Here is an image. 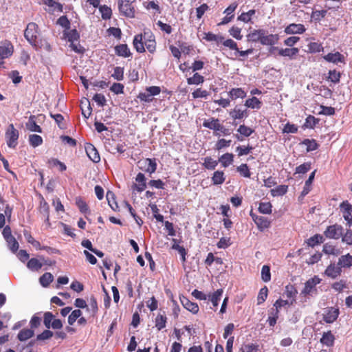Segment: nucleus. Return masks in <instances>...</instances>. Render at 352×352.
I'll use <instances>...</instances> for the list:
<instances>
[{
	"label": "nucleus",
	"instance_id": "19",
	"mask_svg": "<svg viewBox=\"0 0 352 352\" xmlns=\"http://www.w3.org/2000/svg\"><path fill=\"white\" fill-rule=\"evenodd\" d=\"M116 54L122 57L127 58L131 56V51L126 44H120L115 47Z\"/></svg>",
	"mask_w": 352,
	"mask_h": 352
},
{
	"label": "nucleus",
	"instance_id": "38",
	"mask_svg": "<svg viewBox=\"0 0 352 352\" xmlns=\"http://www.w3.org/2000/svg\"><path fill=\"white\" fill-rule=\"evenodd\" d=\"M53 279L54 277L51 273L45 272L40 277L39 282L43 287H47Z\"/></svg>",
	"mask_w": 352,
	"mask_h": 352
},
{
	"label": "nucleus",
	"instance_id": "48",
	"mask_svg": "<svg viewBox=\"0 0 352 352\" xmlns=\"http://www.w3.org/2000/svg\"><path fill=\"white\" fill-rule=\"evenodd\" d=\"M30 144L33 147H37L42 144L43 138L41 136L36 134L30 135L29 136Z\"/></svg>",
	"mask_w": 352,
	"mask_h": 352
},
{
	"label": "nucleus",
	"instance_id": "18",
	"mask_svg": "<svg viewBox=\"0 0 352 352\" xmlns=\"http://www.w3.org/2000/svg\"><path fill=\"white\" fill-rule=\"evenodd\" d=\"M323 58L329 63L338 64V63H344V56L340 52L329 53Z\"/></svg>",
	"mask_w": 352,
	"mask_h": 352
},
{
	"label": "nucleus",
	"instance_id": "7",
	"mask_svg": "<svg viewBox=\"0 0 352 352\" xmlns=\"http://www.w3.org/2000/svg\"><path fill=\"white\" fill-rule=\"evenodd\" d=\"M138 166L142 170L151 175L156 171L157 163L155 159L146 158L138 162Z\"/></svg>",
	"mask_w": 352,
	"mask_h": 352
},
{
	"label": "nucleus",
	"instance_id": "50",
	"mask_svg": "<svg viewBox=\"0 0 352 352\" xmlns=\"http://www.w3.org/2000/svg\"><path fill=\"white\" fill-rule=\"evenodd\" d=\"M204 38L208 41H214L217 43H222L224 39L223 36L216 35L212 32L206 33Z\"/></svg>",
	"mask_w": 352,
	"mask_h": 352
},
{
	"label": "nucleus",
	"instance_id": "2",
	"mask_svg": "<svg viewBox=\"0 0 352 352\" xmlns=\"http://www.w3.org/2000/svg\"><path fill=\"white\" fill-rule=\"evenodd\" d=\"M321 279L318 276L307 280L305 283V287L300 292V296L305 298V300L310 297L316 296L318 294L316 285L320 284Z\"/></svg>",
	"mask_w": 352,
	"mask_h": 352
},
{
	"label": "nucleus",
	"instance_id": "57",
	"mask_svg": "<svg viewBox=\"0 0 352 352\" xmlns=\"http://www.w3.org/2000/svg\"><path fill=\"white\" fill-rule=\"evenodd\" d=\"M87 310L94 315L98 311V304L96 299L91 296L89 300V306L87 307Z\"/></svg>",
	"mask_w": 352,
	"mask_h": 352
},
{
	"label": "nucleus",
	"instance_id": "5",
	"mask_svg": "<svg viewBox=\"0 0 352 352\" xmlns=\"http://www.w3.org/2000/svg\"><path fill=\"white\" fill-rule=\"evenodd\" d=\"M13 52V45L10 41L6 40L0 42V67L3 64V59L11 56Z\"/></svg>",
	"mask_w": 352,
	"mask_h": 352
},
{
	"label": "nucleus",
	"instance_id": "32",
	"mask_svg": "<svg viewBox=\"0 0 352 352\" xmlns=\"http://www.w3.org/2000/svg\"><path fill=\"white\" fill-rule=\"evenodd\" d=\"M300 144L307 146V152L316 151L319 147V144L314 139H305Z\"/></svg>",
	"mask_w": 352,
	"mask_h": 352
},
{
	"label": "nucleus",
	"instance_id": "4",
	"mask_svg": "<svg viewBox=\"0 0 352 352\" xmlns=\"http://www.w3.org/2000/svg\"><path fill=\"white\" fill-rule=\"evenodd\" d=\"M19 135V131L14 127L12 124H10L6 129L5 135L8 147L14 148L16 146Z\"/></svg>",
	"mask_w": 352,
	"mask_h": 352
},
{
	"label": "nucleus",
	"instance_id": "13",
	"mask_svg": "<svg viewBox=\"0 0 352 352\" xmlns=\"http://www.w3.org/2000/svg\"><path fill=\"white\" fill-rule=\"evenodd\" d=\"M306 29L304 25L300 23H291L287 25L285 29V32L287 34H302L305 32Z\"/></svg>",
	"mask_w": 352,
	"mask_h": 352
},
{
	"label": "nucleus",
	"instance_id": "55",
	"mask_svg": "<svg viewBox=\"0 0 352 352\" xmlns=\"http://www.w3.org/2000/svg\"><path fill=\"white\" fill-rule=\"evenodd\" d=\"M82 315V311L80 309H75L68 317V323L69 325H72L77 319H78Z\"/></svg>",
	"mask_w": 352,
	"mask_h": 352
},
{
	"label": "nucleus",
	"instance_id": "22",
	"mask_svg": "<svg viewBox=\"0 0 352 352\" xmlns=\"http://www.w3.org/2000/svg\"><path fill=\"white\" fill-rule=\"evenodd\" d=\"M35 118L34 116H30L28 121L25 124V126L27 129L30 131L42 133V129L41 126L36 124Z\"/></svg>",
	"mask_w": 352,
	"mask_h": 352
},
{
	"label": "nucleus",
	"instance_id": "36",
	"mask_svg": "<svg viewBox=\"0 0 352 352\" xmlns=\"http://www.w3.org/2000/svg\"><path fill=\"white\" fill-rule=\"evenodd\" d=\"M316 170L313 171L309 176L308 179L305 182V186L302 189V195H307L311 189V184L314 179Z\"/></svg>",
	"mask_w": 352,
	"mask_h": 352
},
{
	"label": "nucleus",
	"instance_id": "44",
	"mask_svg": "<svg viewBox=\"0 0 352 352\" xmlns=\"http://www.w3.org/2000/svg\"><path fill=\"white\" fill-rule=\"evenodd\" d=\"M42 263L36 258H32L28 262L27 267L32 271H38L42 267Z\"/></svg>",
	"mask_w": 352,
	"mask_h": 352
},
{
	"label": "nucleus",
	"instance_id": "41",
	"mask_svg": "<svg viewBox=\"0 0 352 352\" xmlns=\"http://www.w3.org/2000/svg\"><path fill=\"white\" fill-rule=\"evenodd\" d=\"M106 197H107L108 204H109V206L111 207V208L113 210L116 211L118 209V205L115 200L114 193L113 192L109 190L107 192Z\"/></svg>",
	"mask_w": 352,
	"mask_h": 352
},
{
	"label": "nucleus",
	"instance_id": "20",
	"mask_svg": "<svg viewBox=\"0 0 352 352\" xmlns=\"http://www.w3.org/2000/svg\"><path fill=\"white\" fill-rule=\"evenodd\" d=\"M134 48L139 53H142L145 51L144 42L143 41V35L137 34L135 36L133 41Z\"/></svg>",
	"mask_w": 352,
	"mask_h": 352
},
{
	"label": "nucleus",
	"instance_id": "54",
	"mask_svg": "<svg viewBox=\"0 0 352 352\" xmlns=\"http://www.w3.org/2000/svg\"><path fill=\"white\" fill-rule=\"evenodd\" d=\"M272 206L270 202H261L258 211L263 214H270L272 212Z\"/></svg>",
	"mask_w": 352,
	"mask_h": 352
},
{
	"label": "nucleus",
	"instance_id": "63",
	"mask_svg": "<svg viewBox=\"0 0 352 352\" xmlns=\"http://www.w3.org/2000/svg\"><path fill=\"white\" fill-rule=\"evenodd\" d=\"M93 100L97 103V104L100 107H104L106 104V98L102 94H96L94 96Z\"/></svg>",
	"mask_w": 352,
	"mask_h": 352
},
{
	"label": "nucleus",
	"instance_id": "39",
	"mask_svg": "<svg viewBox=\"0 0 352 352\" xmlns=\"http://www.w3.org/2000/svg\"><path fill=\"white\" fill-rule=\"evenodd\" d=\"M167 318L164 314H159L155 318V327L160 331L166 327Z\"/></svg>",
	"mask_w": 352,
	"mask_h": 352
},
{
	"label": "nucleus",
	"instance_id": "61",
	"mask_svg": "<svg viewBox=\"0 0 352 352\" xmlns=\"http://www.w3.org/2000/svg\"><path fill=\"white\" fill-rule=\"evenodd\" d=\"M54 319V316L51 312H45L44 314L43 324L47 329L50 328V324H52L53 320Z\"/></svg>",
	"mask_w": 352,
	"mask_h": 352
},
{
	"label": "nucleus",
	"instance_id": "23",
	"mask_svg": "<svg viewBox=\"0 0 352 352\" xmlns=\"http://www.w3.org/2000/svg\"><path fill=\"white\" fill-rule=\"evenodd\" d=\"M223 294V289H219L215 291L213 294L211 295L208 296V299L209 301H210L214 308H216L218 305L219 302ZM216 310V309H214Z\"/></svg>",
	"mask_w": 352,
	"mask_h": 352
},
{
	"label": "nucleus",
	"instance_id": "53",
	"mask_svg": "<svg viewBox=\"0 0 352 352\" xmlns=\"http://www.w3.org/2000/svg\"><path fill=\"white\" fill-rule=\"evenodd\" d=\"M254 10H250L247 12H243L238 16V20L241 21L244 23H248L251 21L252 16L255 14Z\"/></svg>",
	"mask_w": 352,
	"mask_h": 352
},
{
	"label": "nucleus",
	"instance_id": "56",
	"mask_svg": "<svg viewBox=\"0 0 352 352\" xmlns=\"http://www.w3.org/2000/svg\"><path fill=\"white\" fill-rule=\"evenodd\" d=\"M268 289L267 287L261 288L257 297V304L261 305L265 301L267 297Z\"/></svg>",
	"mask_w": 352,
	"mask_h": 352
},
{
	"label": "nucleus",
	"instance_id": "9",
	"mask_svg": "<svg viewBox=\"0 0 352 352\" xmlns=\"http://www.w3.org/2000/svg\"><path fill=\"white\" fill-rule=\"evenodd\" d=\"M340 311L338 308L331 307H327L324 310L323 320L327 323H333L339 316Z\"/></svg>",
	"mask_w": 352,
	"mask_h": 352
},
{
	"label": "nucleus",
	"instance_id": "45",
	"mask_svg": "<svg viewBox=\"0 0 352 352\" xmlns=\"http://www.w3.org/2000/svg\"><path fill=\"white\" fill-rule=\"evenodd\" d=\"M102 18L104 20L109 19L112 14V10L110 7L103 5L99 7Z\"/></svg>",
	"mask_w": 352,
	"mask_h": 352
},
{
	"label": "nucleus",
	"instance_id": "27",
	"mask_svg": "<svg viewBox=\"0 0 352 352\" xmlns=\"http://www.w3.org/2000/svg\"><path fill=\"white\" fill-rule=\"evenodd\" d=\"M299 52V50L296 47L285 48L278 50V54L282 56H287L293 58Z\"/></svg>",
	"mask_w": 352,
	"mask_h": 352
},
{
	"label": "nucleus",
	"instance_id": "42",
	"mask_svg": "<svg viewBox=\"0 0 352 352\" xmlns=\"http://www.w3.org/2000/svg\"><path fill=\"white\" fill-rule=\"evenodd\" d=\"M288 186L286 185H280L271 190V195L273 197L284 195L287 192Z\"/></svg>",
	"mask_w": 352,
	"mask_h": 352
},
{
	"label": "nucleus",
	"instance_id": "8",
	"mask_svg": "<svg viewBox=\"0 0 352 352\" xmlns=\"http://www.w3.org/2000/svg\"><path fill=\"white\" fill-rule=\"evenodd\" d=\"M38 35V26L35 23H30L28 24L24 32V36L29 43L33 42Z\"/></svg>",
	"mask_w": 352,
	"mask_h": 352
},
{
	"label": "nucleus",
	"instance_id": "34",
	"mask_svg": "<svg viewBox=\"0 0 352 352\" xmlns=\"http://www.w3.org/2000/svg\"><path fill=\"white\" fill-rule=\"evenodd\" d=\"M324 238L322 235L316 234L313 236H311L307 240V243L310 247H314L316 245L320 244L323 242Z\"/></svg>",
	"mask_w": 352,
	"mask_h": 352
},
{
	"label": "nucleus",
	"instance_id": "31",
	"mask_svg": "<svg viewBox=\"0 0 352 352\" xmlns=\"http://www.w3.org/2000/svg\"><path fill=\"white\" fill-rule=\"evenodd\" d=\"M256 218V225L260 230H263L270 227V221L267 219V217L260 216L259 217Z\"/></svg>",
	"mask_w": 352,
	"mask_h": 352
},
{
	"label": "nucleus",
	"instance_id": "15",
	"mask_svg": "<svg viewBox=\"0 0 352 352\" xmlns=\"http://www.w3.org/2000/svg\"><path fill=\"white\" fill-rule=\"evenodd\" d=\"M36 50L43 49L47 52L51 51V45L45 38H38V37L31 43H30Z\"/></svg>",
	"mask_w": 352,
	"mask_h": 352
},
{
	"label": "nucleus",
	"instance_id": "10",
	"mask_svg": "<svg viewBox=\"0 0 352 352\" xmlns=\"http://www.w3.org/2000/svg\"><path fill=\"white\" fill-rule=\"evenodd\" d=\"M340 209L343 214V217L347 221V224L350 226L352 222V205L348 201H342L340 205Z\"/></svg>",
	"mask_w": 352,
	"mask_h": 352
},
{
	"label": "nucleus",
	"instance_id": "60",
	"mask_svg": "<svg viewBox=\"0 0 352 352\" xmlns=\"http://www.w3.org/2000/svg\"><path fill=\"white\" fill-rule=\"evenodd\" d=\"M111 76L118 81L122 80L124 78V68L121 67H116Z\"/></svg>",
	"mask_w": 352,
	"mask_h": 352
},
{
	"label": "nucleus",
	"instance_id": "30",
	"mask_svg": "<svg viewBox=\"0 0 352 352\" xmlns=\"http://www.w3.org/2000/svg\"><path fill=\"white\" fill-rule=\"evenodd\" d=\"M45 4L50 8V10H49L50 12H61L63 11V6L60 3H58L54 0H45Z\"/></svg>",
	"mask_w": 352,
	"mask_h": 352
},
{
	"label": "nucleus",
	"instance_id": "33",
	"mask_svg": "<svg viewBox=\"0 0 352 352\" xmlns=\"http://www.w3.org/2000/svg\"><path fill=\"white\" fill-rule=\"evenodd\" d=\"M323 252L328 255H335L337 256L340 254V250L334 245H333L331 243H327L323 245Z\"/></svg>",
	"mask_w": 352,
	"mask_h": 352
},
{
	"label": "nucleus",
	"instance_id": "16",
	"mask_svg": "<svg viewBox=\"0 0 352 352\" xmlns=\"http://www.w3.org/2000/svg\"><path fill=\"white\" fill-rule=\"evenodd\" d=\"M278 34H267V31L265 30L261 43L263 45H273L278 42Z\"/></svg>",
	"mask_w": 352,
	"mask_h": 352
},
{
	"label": "nucleus",
	"instance_id": "21",
	"mask_svg": "<svg viewBox=\"0 0 352 352\" xmlns=\"http://www.w3.org/2000/svg\"><path fill=\"white\" fill-rule=\"evenodd\" d=\"M335 336L331 331L324 332L320 338V342L327 346H332L334 344Z\"/></svg>",
	"mask_w": 352,
	"mask_h": 352
},
{
	"label": "nucleus",
	"instance_id": "62",
	"mask_svg": "<svg viewBox=\"0 0 352 352\" xmlns=\"http://www.w3.org/2000/svg\"><path fill=\"white\" fill-rule=\"evenodd\" d=\"M258 350L259 346L253 343L245 344L241 349L242 352H258Z\"/></svg>",
	"mask_w": 352,
	"mask_h": 352
},
{
	"label": "nucleus",
	"instance_id": "14",
	"mask_svg": "<svg viewBox=\"0 0 352 352\" xmlns=\"http://www.w3.org/2000/svg\"><path fill=\"white\" fill-rule=\"evenodd\" d=\"M179 299L183 307L187 310L193 314H197L199 311V307L197 303L191 302L188 298L184 296H180Z\"/></svg>",
	"mask_w": 352,
	"mask_h": 352
},
{
	"label": "nucleus",
	"instance_id": "37",
	"mask_svg": "<svg viewBox=\"0 0 352 352\" xmlns=\"http://www.w3.org/2000/svg\"><path fill=\"white\" fill-rule=\"evenodd\" d=\"M245 106L251 109H258L261 108V102L256 97H252L245 101Z\"/></svg>",
	"mask_w": 352,
	"mask_h": 352
},
{
	"label": "nucleus",
	"instance_id": "25",
	"mask_svg": "<svg viewBox=\"0 0 352 352\" xmlns=\"http://www.w3.org/2000/svg\"><path fill=\"white\" fill-rule=\"evenodd\" d=\"M264 31L263 29H258L255 30L252 32H251L248 35V40L251 41L252 42H260L261 41L262 36L264 35Z\"/></svg>",
	"mask_w": 352,
	"mask_h": 352
},
{
	"label": "nucleus",
	"instance_id": "29",
	"mask_svg": "<svg viewBox=\"0 0 352 352\" xmlns=\"http://www.w3.org/2000/svg\"><path fill=\"white\" fill-rule=\"evenodd\" d=\"M226 179L224 173L221 170H217L213 173L212 182L214 185L222 184Z\"/></svg>",
	"mask_w": 352,
	"mask_h": 352
},
{
	"label": "nucleus",
	"instance_id": "1",
	"mask_svg": "<svg viewBox=\"0 0 352 352\" xmlns=\"http://www.w3.org/2000/svg\"><path fill=\"white\" fill-rule=\"evenodd\" d=\"M203 126L213 130L214 134L216 136H220L221 134L223 135H230L231 134L230 129L221 124L218 118H211L205 120L203 122Z\"/></svg>",
	"mask_w": 352,
	"mask_h": 352
},
{
	"label": "nucleus",
	"instance_id": "26",
	"mask_svg": "<svg viewBox=\"0 0 352 352\" xmlns=\"http://www.w3.org/2000/svg\"><path fill=\"white\" fill-rule=\"evenodd\" d=\"M234 155L232 153H225L222 155L219 159V162H220L223 167L226 168L229 166L233 162Z\"/></svg>",
	"mask_w": 352,
	"mask_h": 352
},
{
	"label": "nucleus",
	"instance_id": "59",
	"mask_svg": "<svg viewBox=\"0 0 352 352\" xmlns=\"http://www.w3.org/2000/svg\"><path fill=\"white\" fill-rule=\"evenodd\" d=\"M237 131L241 135H243L245 137H249L252 134L254 130L244 124H242L239 126V127L237 129Z\"/></svg>",
	"mask_w": 352,
	"mask_h": 352
},
{
	"label": "nucleus",
	"instance_id": "49",
	"mask_svg": "<svg viewBox=\"0 0 352 352\" xmlns=\"http://www.w3.org/2000/svg\"><path fill=\"white\" fill-rule=\"evenodd\" d=\"M327 13V11L326 10H314L311 13V17L314 21L318 22L325 17Z\"/></svg>",
	"mask_w": 352,
	"mask_h": 352
},
{
	"label": "nucleus",
	"instance_id": "3",
	"mask_svg": "<svg viewBox=\"0 0 352 352\" xmlns=\"http://www.w3.org/2000/svg\"><path fill=\"white\" fill-rule=\"evenodd\" d=\"M135 0H118V8L121 15L129 18L135 16L133 3Z\"/></svg>",
	"mask_w": 352,
	"mask_h": 352
},
{
	"label": "nucleus",
	"instance_id": "64",
	"mask_svg": "<svg viewBox=\"0 0 352 352\" xmlns=\"http://www.w3.org/2000/svg\"><path fill=\"white\" fill-rule=\"evenodd\" d=\"M318 122V120L314 116H309L305 120V126L307 128L313 129Z\"/></svg>",
	"mask_w": 352,
	"mask_h": 352
},
{
	"label": "nucleus",
	"instance_id": "12",
	"mask_svg": "<svg viewBox=\"0 0 352 352\" xmlns=\"http://www.w3.org/2000/svg\"><path fill=\"white\" fill-rule=\"evenodd\" d=\"M229 114L234 120H240L248 116L247 109L241 105H236Z\"/></svg>",
	"mask_w": 352,
	"mask_h": 352
},
{
	"label": "nucleus",
	"instance_id": "47",
	"mask_svg": "<svg viewBox=\"0 0 352 352\" xmlns=\"http://www.w3.org/2000/svg\"><path fill=\"white\" fill-rule=\"evenodd\" d=\"M296 294H297V290L293 285H287L286 286L285 294L287 296V298L292 299L290 304H292L293 301L294 300Z\"/></svg>",
	"mask_w": 352,
	"mask_h": 352
},
{
	"label": "nucleus",
	"instance_id": "17",
	"mask_svg": "<svg viewBox=\"0 0 352 352\" xmlns=\"http://www.w3.org/2000/svg\"><path fill=\"white\" fill-rule=\"evenodd\" d=\"M85 151L89 158L94 162L97 163L100 160V155L96 148L91 144L85 146Z\"/></svg>",
	"mask_w": 352,
	"mask_h": 352
},
{
	"label": "nucleus",
	"instance_id": "43",
	"mask_svg": "<svg viewBox=\"0 0 352 352\" xmlns=\"http://www.w3.org/2000/svg\"><path fill=\"white\" fill-rule=\"evenodd\" d=\"M64 34L70 43L77 42L80 37L79 34L76 29L72 30L68 32H65Z\"/></svg>",
	"mask_w": 352,
	"mask_h": 352
},
{
	"label": "nucleus",
	"instance_id": "24",
	"mask_svg": "<svg viewBox=\"0 0 352 352\" xmlns=\"http://www.w3.org/2000/svg\"><path fill=\"white\" fill-rule=\"evenodd\" d=\"M228 96L231 100H236L237 98H244L246 93L241 88H232L229 92Z\"/></svg>",
	"mask_w": 352,
	"mask_h": 352
},
{
	"label": "nucleus",
	"instance_id": "40",
	"mask_svg": "<svg viewBox=\"0 0 352 352\" xmlns=\"http://www.w3.org/2000/svg\"><path fill=\"white\" fill-rule=\"evenodd\" d=\"M338 265L344 267H349L352 266V256L349 254L342 256L339 258Z\"/></svg>",
	"mask_w": 352,
	"mask_h": 352
},
{
	"label": "nucleus",
	"instance_id": "35",
	"mask_svg": "<svg viewBox=\"0 0 352 352\" xmlns=\"http://www.w3.org/2000/svg\"><path fill=\"white\" fill-rule=\"evenodd\" d=\"M34 331L30 329H23L18 334V339L20 341H25L34 336Z\"/></svg>",
	"mask_w": 352,
	"mask_h": 352
},
{
	"label": "nucleus",
	"instance_id": "58",
	"mask_svg": "<svg viewBox=\"0 0 352 352\" xmlns=\"http://www.w3.org/2000/svg\"><path fill=\"white\" fill-rule=\"evenodd\" d=\"M237 171L244 177H250L251 173L248 166L246 164H242L237 167Z\"/></svg>",
	"mask_w": 352,
	"mask_h": 352
},
{
	"label": "nucleus",
	"instance_id": "51",
	"mask_svg": "<svg viewBox=\"0 0 352 352\" xmlns=\"http://www.w3.org/2000/svg\"><path fill=\"white\" fill-rule=\"evenodd\" d=\"M204 80V78L202 76L198 73H195L192 77L188 78L187 79V82L188 85H199L202 83Z\"/></svg>",
	"mask_w": 352,
	"mask_h": 352
},
{
	"label": "nucleus",
	"instance_id": "6",
	"mask_svg": "<svg viewBox=\"0 0 352 352\" xmlns=\"http://www.w3.org/2000/svg\"><path fill=\"white\" fill-rule=\"evenodd\" d=\"M343 227L338 224L329 226L324 232V234L327 238L338 239L343 235Z\"/></svg>",
	"mask_w": 352,
	"mask_h": 352
},
{
	"label": "nucleus",
	"instance_id": "28",
	"mask_svg": "<svg viewBox=\"0 0 352 352\" xmlns=\"http://www.w3.org/2000/svg\"><path fill=\"white\" fill-rule=\"evenodd\" d=\"M341 268L340 267L335 266L334 265H330L325 270V274L333 278L339 276Z\"/></svg>",
	"mask_w": 352,
	"mask_h": 352
},
{
	"label": "nucleus",
	"instance_id": "52",
	"mask_svg": "<svg viewBox=\"0 0 352 352\" xmlns=\"http://www.w3.org/2000/svg\"><path fill=\"white\" fill-rule=\"evenodd\" d=\"M261 278L265 283L271 280L270 267L268 265H265L262 267Z\"/></svg>",
	"mask_w": 352,
	"mask_h": 352
},
{
	"label": "nucleus",
	"instance_id": "11",
	"mask_svg": "<svg viewBox=\"0 0 352 352\" xmlns=\"http://www.w3.org/2000/svg\"><path fill=\"white\" fill-rule=\"evenodd\" d=\"M136 184L132 185V189L141 192L146 188V177L142 173H139L135 177Z\"/></svg>",
	"mask_w": 352,
	"mask_h": 352
},
{
	"label": "nucleus",
	"instance_id": "46",
	"mask_svg": "<svg viewBox=\"0 0 352 352\" xmlns=\"http://www.w3.org/2000/svg\"><path fill=\"white\" fill-rule=\"evenodd\" d=\"M219 162L214 160L211 157H206L204 158L203 165L208 170H214L218 165Z\"/></svg>",
	"mask_w": 352,
	"mask_h": 352
}]
</instances>
